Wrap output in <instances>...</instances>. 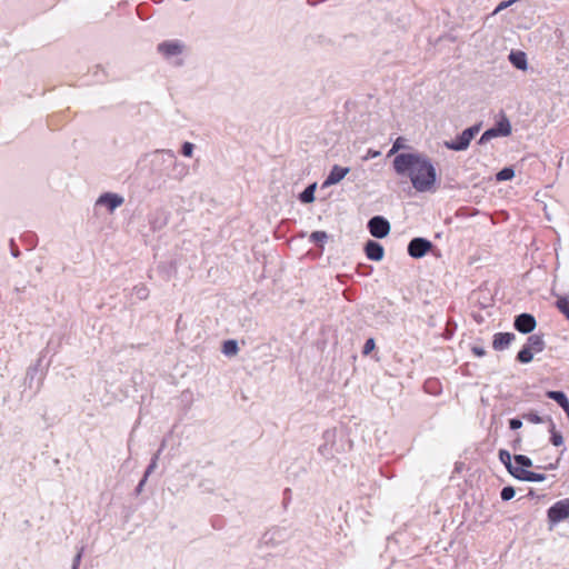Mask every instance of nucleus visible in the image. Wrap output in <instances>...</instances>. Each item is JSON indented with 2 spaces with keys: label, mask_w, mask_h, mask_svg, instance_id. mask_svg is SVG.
<instances>
[{
  "label": "nucleus",
  "mask_w": 569,
  "mask_h": 569,
  "mask_svg": "<svg viewBox=\"0 0 569 569\" xmlns=\"http://www.w3.org/2000/svg\"><path fill=\"white\" fill-rule=\"evenodd\" d=\"M392 167L401 177H408L418 192L430 191L437 181V171L431 160L421 152L398 153Z\"/></svg>",
  "instance_id": "1"
},
{
  "label": "nucleus",
  "mask_w": 569,
  "mask_h": 569,
  "mask_svg": "<svg viewBox=\"0 0 569 569\" xmlns=\"http://www.w3.org/2000/svg\"><path fill=\"white\" fill-rule=\"evenodd\" d=\"M153 170L169 179L182 180L188 174V166L177 160L176 153L170 149L156 150L152 158Z\"/></svg>",
  "instance_id": "2"
},
{
  "label": "nucleus",
  "mask_w": 569,
  "mask_h": 569,
  "mask_svg": "<svg viewBox=\"0 0 569 569\" xmlns=\"http://www.w3.org/2000/svg\"><path fill=\"white\" fill-rule=\"evenodd\" d=\"M546 342L542 335H531L527 338L526 343L518 351L516 360L520 363H529L532 361L535 353L543 351Z\"/></svg>",
  "instance_id": "3"
},
{
  "label": "nucleus",
  "mask_w": 569,
  "mask_h": 569,
  "mask_svg": "<svg viewBox=\"0 0 569 569\" xmlns=\"http://www.w3.org/2000/svg\"><path fill=\"white\" fill-rule=\"evenodd\" d=\"M482 123L478 122L471 127L466 128L461 133L457 134L455 139L445 142V147L452 151L467 150L471 140L479 133Z\"/></svg>",
  "instance_id": "4"
},
{
  "label": "nucleus",
  "mask_w": 569,
  "mask_h": 569,
  "mask_svg": "<svg viewBox=\"0 0 569 569\" xmlns=\"http://www.w3.org/2000/svg\"><path fill=\"white\" fill-rule=\"evenodd\" d=\"M512 132L510 120L505 113H501L500 119L489 129H487L478 140L479 144H486L491 139L498 137H508Z\"/></svg>",
  "instance_id": "5"
},
{
  "label": "nucleus",
  "mask_w": 569,
  "mask_h": 569,
  "mask_svg": "<svg viewBox=\"0 0 569 569\" xmlns=\"http://www.w3.org/2000/svg\"><path fill=\"white\" fill-rule=\"evenodd\" d=\"M41 362L42 359L39 358L34 365L28 368L24 377V386L32 390L33 395L40 391L46 375L41 368Z\"/></svg>",
  "instance_id": "6"
},
{
  "label": "nucleus",
  "mask_w": 569,
  "mask_h": 569,
  "mask_svg": "<svg viewBox=\"0 0 569 569\" xmlns=\"http://www.w3.org/2000/svg\"><path fill=\"white\" fill-rule=\"evenodd\" d=\"M367 229L373 238L383 239L390 233L391 226L383 216H373L368 220Z\"/></svg>",
  "instance_id": "7"
},
{
  "label": "nucleus",
  "mask_w": 569,
  "mask_h": 569,
  "mask_svg": "<svg viewBox=\"0 0 569 569\" xmlns=\"http://www.w3.org/2000/svg\"><path fill=\"white\" fill-rule=\"evenodd\" d=\"M569 518V498L555 502L547 510V519L550 525H557Z\"/></svg>",
  "instance_id": "8"
},
{
  "label": "nucleus",
  "mask_w": 569,
  "mask_h": 569,
  "mask_svg": "<svg viewBox=\"0 0 569 569\" xmlns=\"http://www.w3.org/2000/svg\"><path fill=\"white\" fill-rule=\"evenodd\" d=\"M433 248V243L423 237L412 238L408 246L407 252L413 259L423 258L431 249Z\"/></svg>",
  "instance_id": "9"
},
{
  "label": "nucleus",
  "mask_w": 569,
  "mask_h": 569,
  "mask_svg": "<svg viewBox=\"0 0 569 569\" xmlns=\"http://www.w3.org/2000/svg\"><path fill=\"white\" fill-rule=\"evenodd\" d=\"M288 538L284 528L273 527L267 530L259 540L260 546L276 547Z\"/></svg>",
  "instance_id": "10"
},
{
  "label": "nucleus",
  "mask_w": 569,
  "mask_h": 569,
  "mask_svg": "<svg viewBox=\"0 0 569 569\" xmlns=\"http://www.w3.org/2000/svg\"><path fill=\"white\" fill-rule=\"evenodd\" d=\"M184 44L180 40H166L160 42L157 46V51L164 59H171L173 57L180 56L183 52Z\"/></svg>",
  "instance_id": "11"
},
{
  "label": "nucleus",
  "mask_w": 569,
  "mask_h": 569,
  "mask_svg": "<svg viewBox=\"0 0 569 569\" xmlns=\"http://www.w3.org/2000/svg\"><path fill=\"white\" fill-rule=\"evenodd\" d=\"M536 326V318L531 313L522 312L515 317L513 328L522 335L531 333Z\"/></svg>",
  "instance_id": "12"
},
{
  "label": "nucleus",
  "mask_w": 569,
  "mask_h": 569,
  "mask_svg": "<svg viewBox=\"0 0 569 569\" xmlns=\"http://www.w3.org/2000/svg\"><path fill=\"white\" fill-rule=\"evenodd\" d=\"M124 198L119 193L104 192L99 196L96 201V206H102L108 209L109 212H113L117 208L122 206Z\"/></svg>",
  "instance_id": "13"
},
{
  "label": "nucleus",
  "mask_w": 569,
  "mask_h": 569,
  "mask_svg": "<svg viewBox=\"0 0 569 569\" xmlns=\"http://www.w3.org/2000/svg\"><path fill=\"white\" fill-rule=\"evenodd\" d=\"M323 443L319 446L318 452L326 459L333 457V445L336 440V430L327 429L322 433Z\"/></svg>",
  "instance_id": "14"
},
{
  "label": "nucleus",
  "mask_w": 569,
  "mask_h": 569,
  "mask_svg": "<svg viewBox=\"0 0 569 569\" xmlns=\"http://www.w3.org/2000/svg\"><path fill=\"white\" fill-rule=\"evenodd\" d=\"M363 251L366 257L371 261L378 262L381 261L385 257L383 246L376 240L369 239L368 241H366L363 246Z\"/></svg>",
  "instance_id": "15"
},
{
  "label": "nucleus",
  "mask_w": 569,
  "mask_h": 569,
  "mask_svg": "<svg viewBox=\"0 0 569 569\" xmlns=\"http://www.w3.org/2000/svg\"><path fill=\"white\" fill-rule=\"evenodd\" d=\"M350 171L348 167L335 164L322 183V188L339 183Z\"/></svg>",
  "instance_id": "16"
},
{
  "label": "nucleus",
  "mask_w": 569,
  "mask_h": 569,
  "mask_svg": "<svg viewBox=\"0 0 569 569\" xmlns=\"http://www.w3.org/2000/svg\"><path fill=\"white\" fill-rule=\"evenodd\" d=\"M515 339L516 336L512 332H497L493 335L492 348L497 351L505 350Z\"/></svg>",
  "instance_id": "17"
},
{
  "label": "nucleus",
  "mask_w": 569,
  "mask_h": 569,
  "mask_svg": "<svg viewBox=\"0 0 569 569\" xmlns=\"http://www.w3.org/2000/svg\"><path fill=\"white\" fill-rule=\"evenodd\" d=\"M546 397L556 401L560 408L565 411L569 419V399L567 395L561 390H549L546 392Z\"/></svg>",
  "instance_id": "18"
},
{
  "label": "nucleus",
  "mask_w": 569,
  "mask_h": 569,
  "mask_svg": "<svg viewBox=\"0 0 569 569\" xmlns=\"http://www.w3.org/2000/svg\"><path fill=\"white\" fill-rule=\"evenodd\" d=\"M515 469H513V478L519 480V471H529L528 468L533 466L532 460L526 455H515Z\"/></svg>",
  "instance_id": "19"
},
{
  "label": "nucleus",
  "mask_w": 569,
  "mask_h": 569,
  "mask_svg": "<svg viewBox=\"0 0 569 569\" xmlns=\"http://www.w3.org/2000/svg\"><path fill=\"white\" fill-rule=\"evenodd\" d=\"M149 224L152 230H160L167 224V216L163 210H156L149 216Z\"/></svg>",
  "instance_id": "20"
},
{
  "label": "nucleus",
  "mask_w": 569,
  "mask_h": 569,
  "mask_svg": "<svg viewBox=\"0 0 569 569\" xmlns=\"http://www.w3.org/2000/svg\"><path fill=\"white\" fill-rule=\"evenodd\" d=\"M509 61L518 70H526L528 68L527 56L523 51H511Z\"/></svg>",
  "instance_id": "21"
},
{
  "label": "nucleus",
  "mask_w": 569,
  "mask_h": 569,
  "mask_svg": "<svg viewBox=\"0 0 569 569\" xmlns=\"http://www.w3.org/2000/svg\"><path fill=\"white\" fill-rule=\"evenodd\" d=\"M498 457H499L500 462L507 469V471L513 477V469H515V465L512 463L513 456H511V453L508 450L500 449L498 452Z\"/></svg>",
  "instance_id": "22"
},
{
  "label": "nucleus",
  "mask_w": 569,
  "mask_h": 569,
  "mask_svg": "<svg viewBox=\"0 0 569 569\" xmlns=\"http://www.w3.org/2000/svg\"><path fill=\"white\" fill-rule=\"evenodd\" d=\"M317 183H310L301 191L298 196V199L301 203H311L315 201V192H316Z\"/></svg>",
  "instance_id": "23"
},
{
  "label": "nucleus",
  "mask_w": 569,
  "mask_h": 569,
  "mask_svg": "<svg viewBox=\"0 0 569 569\" xmlns=\"http://www.w3.org/2000/svg\"><path fill=\"white\" fill-rule=\"evenodd\" d=\"M519 480L520 481H527V482H541L546 480V475L540 472H533V471H519Z\"/></svg>",
  "instance_id": "24"
},
{
  "label": "nucleus",
  "mask_w": 569,
  "mask_h": 569,
  "mask_svg": "<svg viewBox=\"0 0 569 569\" xmlns=\"http://www.w3.org/2000/svg\"><path fill=\"white\" fill-rule=\"evenodd\" d=\"M548 421H549L550 442L556 447L563 445V437H562L561 432L556 429V425H555L553 420L550 417H548Z\"/></svg>",
  "instance_id": "25"
},
{
  "label": "nucleus",
  "mask_w": 569,
  "mask_h": 569,
  "mask_svg": "<svg viewBox=\"0 0 569 569\" xmlns=\"http://www.w3.org/2000/svg\"><path fill=\"white\" fill-rule=\"evenodd\" d=\"M328 240V233L322 230H317L311 232L309 236V241L316 246H318L321 250L323 249V246L326 241Z\"/></svg>",
  "instance_id": "26"
},
{
  "label": "nucleus",
  "mask_w": 569,
  "mask_h": 569,
  "mask_svg": "<svg viewBox=\"0 0 569 569\" xmlns=\"http://www.w3.org/2000/svg\"><path fill=\"white\" fill-rule=\"evenodd\" d=\"M221 351L227 357L236 356L239 351L237 340L229 339L223 341Z\"/></svg>",
  "instance_id": "27"
},
{
  "label": "nucleus",
  "mask_w": 569,
  "mask_h": 569,
  "mask_svg": "<svg viewBox=\"0 0 569 569\" xmlns=\"http://www.w3.org/2000/svg\"><path fill=\"white\" fill-rule=\"evenodd\" d=\"M20 240L22 241V243H24L27 246L28 250L34 249L38 243V237L32 231L23 232L20 237Z\"/></svg>",
  "instance_id": "28"
},
{
  "label": "nucleus",
  "mask_w": 569,
  "mask_h": 569,
  "mask_svg": "<svg viewBox=\"0 0 569 569\" xmlns=\"http://www.w3.org/2000/svg\"><path fill=\"white\" fill-rule=\"evenodd\" d=\"M515 177V169L512 166L503 167L496 173L497 181H508Z\"/></svg>",
  "instance_id": "29"
},
{
  "label": "nucleus",
  "mask_w": 569,
  "mask_h": 569,
  "mask_svg": "<svg viewBox=\"0 0 569 569\" xmlns=\"http://www.w3.org/2000/svg\"><path fill=\"white\" fill-rule=\"evenodd\" d=\"M516 495V489L512 486H506L500 491V498L502 501L511 500Z\"/></svg>",
  "instance_id": "30"
},
{
  "label": "nucleus",
  "mask_w": 569,
  "mask_h": 569,
  "mask_svg": "<svg viewBox=\"0 0 569 569\" xmlns=\"http://www.w3.org/2000/svg\"><path fill=\"white\" fill-rule=\"evenodd\" d=\"M193 150H194V144L192 142H189V141H184L182 144H181V149H180V152L183 157H187V158H191L192 154H193Z\"/></svg>",
  "instance_id": "31"
},
{
  "label": "nucleus",
  "mask_w": 569,
  "mask_h": 569,
  "mask_svg": "<svg viewBox=\"0 0 569 569\" xmlns=\"http://www.w3.org/2000/svg\"><path fill=\"white\" fill-rule=\"evenodd\" d=\"M523 418L531 422V423H535V425H538V423H542L545 421V419L542 417H540L537 412L535 411H530L528 413H525L523 415Z\"/></svg>",
  "instance_id": "32"
},
{
  "label": "nucleus",
  "mask_w": 569,
  "mask_h": 569,
  "mask_svg": "<svg viewBox=\"0 0 569 569\" xmlns=\"http://www.w3.org/2000/svg\"><path fill=\"white\" fill-rule=\"evenodd\" d=\"M83 551H84V547H80L79 550L77 551V553L74 555L73 559H72L71 569H79L80 563H81V559H82V556H83Z\"/></svg>",
  "instance_id": "33"
},
{
  "label": "nucleus",
  "mask_w": 569,
  "mask_h": 569,
  "mask_svg": "<svg viewBox=\"0 0 569 569\" xmlns=\"http://www.w3.org/2000/svg\"><path fill=\"white\" fill-rule=\"evenodd\" d=\"M133 290H134L136 296H137L140 300H144V299H147V298H148V296H149V290H148V288H147V287H144V286H136V287L133 288Z\"/></svg>",
  "instance_id": "34"
},
{
  "label": "nucleus",
  "mask_w": 569,
  "mask_h": 569,
  "mask_svg": "<svg viewBox=\"0 0 569 569\" xmlns=\"http://www.w3.org/2000/svg\"><path fill=\"white\" fill-rule=\"evenodd\" d=\"M376 348V341L373 338H368L362 348V355L368 356Z\"/></svg>",
  "instance_id": "35"
},
{
  "label": "nucleus",
  "mask_w": 569,
  "mask_h": 569,
  "mask_svg": "<svg viewBox=\"0 0 569 569\" xmlns=\"http://www.w3.org/2000/svg\"><path fill=\"white\" fill-rule=\"evenodd\" d=\"M157 467H158V463L154 462V459H150V462L143 473L144 480H148L149 476L156 470Z\"/></svg>",
  "instance_id": "36"
},
{
  "label": "nucleus",
  "mask_w": 569,
  "mask_h": 569,
  "mask_svg": "<svg viewBox=\"0 0 569 569\" xmlns=\"http://www.w3.org/2000/svg\"><path fill=\"white\" fill-rule=\"evenodd\" d=\"M9 248H10V253H11L12 257L18 258L21 254V252H20V250H19V248H18V246H17V243H16L13 238H11L9 240Z\"/></svg>",
  "instance_id": "37"
},
{
  "label": "nucleus",
  "mask_w": 569,
  "mask_h": 569,
  "mask_svg": "<svg viewBox=\"0 0 569 569\" xmlns=\"http://www.w3.org/2000/svg\"><path fill=\"white\" fill-rule=\"evenodd\" d=\"M522 427V420L519 418H511L509 420V428L511 430H518Z\"/></svg>",
  "instance_id": "38"
},
{
  "label": "nucleus",
  "mask_w": 569,
  "mask_h": 569,
  "mask_svg": "<svg viewBox=\"0 0 569 569\" xmlns=\"http://www.w3.org/2000/svg\"><path fill=\"white\" fill-rule=\"evenodd\" d=\"M516 0H507V1H502L500 2L497 8L495 9L493 13H498L505 9H507L509 6H511L512 3H515Z\"/></svg>",
  "instance_id": "39"
},
{
  "label": "nucleus",
  "mask_w": 569,
  "mask_h": 569,
  "mask_svg": "<svg viewBox=\"0 0 569 569\" xmlns=\"http://www.w3.org/2000/svg\"><path fill=\"white\" fill-rule=\"evenodd\" d=\"M96 68H97L96 72H94V77L97 78L96 82H103L106 79V74H104L103 70L102 69L100 70L99 66H97Z\"/></svg>",
  "instance_id": "40"
},
{
  "label": "nucleus",
  "mask_w": 569,
  "mask_h": 569,
  "mask_svg": "<svg viewBox=\"0 0 569 569\" xmlns=\"http://www.w3.org/2000/svg\"><path fill=\"white\" fill-rule=\"evenodd\" d=\"M471 351L477 357H483L486 355V349L481 346H473Z\"/></svg>",
  "instance_id": "41"
},
{
  "label": "nucleus",
  "mask_w": 569,
  "mask_h": 569,
  "mask_svg": "<svg viewBox=\"0 0 569 569\" xmlns=\"http://www.w3.org/2000/svg\"><path fill=\"white\" fill-rule=\"evenodd\" d=\"M403 138L399 137L392 144V151H399L400 149L405 148L403 146Z\"/></svg>",
  "instance_id": "42"
},
{
  "label": "nucleus",
  "mask_w": 569,
  "mask_h": 569,
  "mask_svg": "<svg viewBox=\"0 0 569 569\" xmlns=\"http://www.w3.org/2000/svg\"><path fill=\"white\" fill-rule=\"evenodd\" d=\"M559 461H560V458H558V459L556 460V462H553V463H549V465H548V466H546V467L538 466L537 468H538V469H543V470H555V469H557V468H558Z\"/></svg>",
  "instance_id": "43"
},
{
  "label": "nucleus",
  "mask_w": 569,
  "mask_h": 569,
  "mask_svg": "<svg viewBox=\"0 0 569 569\" xmlns=\"http://www.w3.org/2000/svg\"><path fill=\"white\" fill-rule=\"evenodd\" d=\"M146 482H147V480H144V478L142 477V479L139 481V483L137 485V487L134 489L136 495H140L142 492Z\"/></svg>",
  "instance_id": "44"
},
{
  "label": "nucleus",
  "mask_w": 569,
  "mask_h": 569,
  "mask_svg": "<svg viewBox=\"0 0 569 569\" xmlns=\"http://www.w3.org/2000/svg\"><path fill=\"white\" fill-rule=\"evenodd\" d=\"M379 154H380V152H379V151L373 150V149H369V150L367 151L366 159H373V158H377Z\"/></svg>",
  "instance_id": "45"
},
{
  "label": "nucleus",
  "mask_w": 569,
  "mask_h": 569,
  "mask_svg": "<svg viewBox=\"0 0 569 569\" xmlns=\"http://www.w3.org/2000/svg\"><path fill=\"white\" fill-rule=\"evenodd\" d=\"M436 383H437L436 381L428 380V381L426 382V385H425L426 390H427L428 392L436 393V391H433V390H431V389H430V386H431V385H436Z\"/></svg>",
  "instance_id": "46"
},
{
  "label": "nucleus",
  "mask_w": 569,
  "mask_h": 569,
  "mask_svg": "<svg viewBox=\"0 0 569 569\" xmlns=\"http://www.w3.org/2000/svg\"><path fill=\"white\" fill-rule=\"evenodd\" d=\"M162 451H163V450H162V448H159V449L153 453V456L151 457V459H154V462H157V463H158V460H159L160 455H161V452H162Z\"/></svg>",
  "instance_id": "47"
},
{
  "label": "nucleus",
  "mask_w": 569,
  "mask_h": 569,
  "mask_svg": "<svg viewBox=\"0 0 569 569\" xmlns=\"http://www.w3.org/2000/svg\"><path fill=\"white\" fill-rule=\"evenodd\" d=\"M162 451H163V450H162V448H159V449L153 453V456L151 457V459H154V462H157V463H158V460H159L160 455H161V452H162Z\"/></svg>",
  "instance_id": "48"
},
{
  "label": "nucleus",
  "mask_w": 569,
  "mask_h": 569,
  "mask_svg": "<svg viewBox=\"0 0 569 569\" xmlns=\"http://www.w3.org/2000/svg\"><path fill=\"white\" fill-rule=\"evenodd\" d=\"M526 497H527V498H535V497H536V492H535V490H533V489H529V491H528V493H527V496H526Z\"/></svg>",
  "instance_id": "49"
},
{
  "label": "nucleus",
  "mask_w": 569,
  "mask_h": 569,
  "mask_svg": "<svg viewBox=\"0 0 569 569\" xmlns=\"http://www.w3.org/2000/svg\"><path fill=\"white\" fill-rule=\"evenodd\" d=\"M320 2V0H308V3L310 6H317Z\"/></svg>",
  "instance_id": "50"
},
{
  "label": "nucleus",
  "mask_w": 569,
  "mask_h": 569,
  "mask_svg": "<svg viewBox=\"0 0 569 569\" xmlns=\"http://www.w3.org/2000/svg\"><path fill=\"white\" fill-rule=\"evenodd\" d=\"M166 445H167L166 439H163V440L161 441L160 448H162V450H163V449L166 448Z\"/></svg>",
  "instance_id": "51"
},
{
  "label": "nucleus",
  "mask_w": 569,
  "mask_h": 569,
  "mask_svg": "<svg viewBox=\"0 0 569 569\" xmlns=\"http://www.w3.org/2000/svg\"><path fill=\"white\" fill-rule=\"evenodd\" d=\"M397 152H398V151H392V148H391V149L389 150V152H388V157H390V156H392V154H395V153H397Z\"/></svg>",
  "instance_id": "52"
},
{
  "label": "nucleus",
  "mask_w": 569,
  "mask_h": 569,
  "mask_svg": "<svg viewBox=\"0 0 569 569\" xmlns=\"http://www.w3.org/2000/svg\"><path fill=\"white\" fill-rule=\"evenodd\" d=\"M520 442V439L518 438L515 442H513V449L517 448L518 443Z\"/></svg>",
  "instance_id": "53"
}]
</instances>
